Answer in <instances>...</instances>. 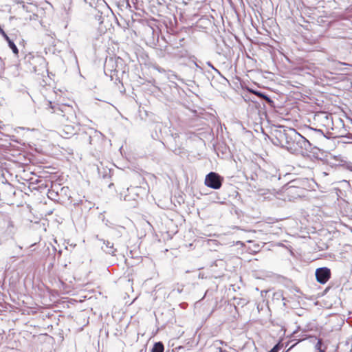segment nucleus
I'll list each match as a JSON object with an SVG mask.
<instances>
[{"mask_svg":"<svg viewBox=\"0 0 352 352\" xmlns=\"http://www.w3.org/2000/svg\"><path fill=\"white\" fill-rule=\"evenodd\" d=\"M56 188L58 190V195L60 198V203L69 201L71 199L70 190L67 186L61 187L60 185L55 184Z\"/></svg>","mask_w":352,"mask_h":352,"instance_id":"obj_12","label":"nucleus"},{"mask_svg":"<svg viewBox=\"0 0 352 352\" xmlns=\"http://www.w3.org/2000/svg\"><path fill=\"white\" fill-rule=\"evenodd\" d=\"M322 346H323L322 340L319 338L316 344L315 345V349H316V350L318 351V352H320V351H325L326 347L322 348Z\"/></svg>","mask_w":352,"mask_h":352,"instance_id":"obj_20","label":"nucleus"},{"mask_svg":"<svg viewBox=\"0 0 352 352\" xmlns=\"http://www.w3.org/2000/svg\"><path fill=\"white\" fill-rule=\"evenodd\" d=\"M308 132H309V134L311 135H316V136L326 138L324 132L321 129H314L312 127H309Z\"/></svg>","mask_w":352,"mask_h":352,"instance_id":"obj_18","label":"nucleus"},{"mask_svg":"<svg viewBox=\"0 0 352 352\" xmlns=\"http://www.w3.org/2000/svg\"><path fill=\"white\" fill-rule=\"evenodd\" d=\"M207 65L209 67H210L212 69H214V68H215L210 61L207 62Z\"/></svg>","mask_w":352,"mask_h":352,"instance_id":"obj_30","label":"nucleus"},{"mask_svg":"<svg viewBox=\"0 0 352 352\" xmlns=\"http://www.w3.org/2000/svg\"><path fill=\"white\" fill-rule=\"evenodd\" d=\"M58 189L56 188L55 185L52 186L51 189L48 190L47 197L49 199L54 200V201L60 203V198L58 195Z\"/></svg>","mask_w":352,"mask_h":352,"instance_id":"obj_16","label":"nucleus"},{"mask_svg":"<svg viewBox=\"0 0 352 352\" xmlns=\"http://www.w3.org/2000/svg\"><path fill=\"white\" fill-rule=\"evenodd\" d=\"M223 181V178L215 172H210L205 179V185L210 188L219 189Z\"/></svg>","mask_w":352,"mask_h":352,"instance_id":"obj_6","label":"nucleus"},{"mask_svg":"<svg viewBox=\"0 0 352 352\" xmlns=\"http://www.w3.org/2000/svg\"><path fill=\"white\" fill-rule=\"evenodd\" d=\"M79 124H74V123H64L62 129L60 131V135L63 138L68 139L76 134L78 128Z\"/></svg>","mask_w":352,"mask_h":352,"instance_id":"obj_9","label":"nucleus"},{"mask_svg":"<svg viewBox=\"0 0 352 352\" xmlns=\"http://www.w3.org/2000/svg\"><path fill=\"white\" fill-rule=\"evenodd\" d=\"M79 135L82 141L89 143L95 150L101 148L103 135L100 131L93 128H87L80 133Z\"/></svg>","mask_w":352,"mask_h":352,"instance_id":"obj_4","label":"nucleus"},{"mask_svg":"<svg viewBox=\"0 0 352 352\" xmlns=\"http://www.w3.org/2000/svg\"><path fill=\"white\" fill-rule=\"evenodd\" d=\"M8 137L10 138V140L11 141H13V142H18L19 143L20 142L16 138V136L14 135H7Z\"/></svg>","mask_w":352,"mask_h":352,"instance_id":"obj_29","label":"nucleus"},{"mask_svg":"<svg viewBox=\"0 0 352 352\" xmlns=\"http://www.w3.org/2000/svg\"><path fill=\"white\" fill-rule=\"evenodd\" d=\"M96 238L100 241H102L103 244L105 245V247L102 246V249L107 253L111 255L114 256L115 253L116 252V249L114 248L113 243L106 241L104 239H99L98 236H96Z\"/></svg>","mask_w":352,"mask_h":352,"instance_id":"obj_14","label":"nucleus"},{"mask_svg":"<svg viewBox=\"0 0 352 352\" xmlns=\"http://www.w3.org/2000/svg\"><path fill=\"white\" fill-rule=\"evenodd\" d=\"M140 190V188L138 186L128 188L126 192H120V198L123 197L124 201L131 202V206L135 207L137 204V198L139 197L138 191Z\"/></svg>","mask_w":352,"mask_h":352,"instance_id":"obj_7","label":"nucleus"},{"mask_svg":"<svg viewBox=\"0 0 352 352\" xmlns=\"http://www.w3.org/2000/svg\"><path fill=\"white\" fill-rule=\"evenodd\" d=\"M296 129L293 128L283 129L275 132V138L273 144L286 148L289 151V147L292 146Z\"/></svg>","mask_w":352,"mask_h":352,"instance_id":"obj_2","label":"nucleus"},{"mask_svg":"<svg viewBox=\"0 0 352 352\" xmlns=\"http://www.w3.org/2000/svg\"><path fill=\"white\" fill-rule=\"evenodd\" d=\"M311 149V142L296 131L292 146L289 147V151L294 154H304Z\"/></svg>","mask_w":352,"mask_h":352,"instance_id":"obj_3","label":"nucleus"},{"mask_svg":"<svg viewBox=\"0 0 352 352\" xmlns=\"http://www.w3.org/2000/svg\"><path fill=\"white\" fill-rule=\"evenodd\" d=\"M341 186L342 188H351V185H350V183L349 182L346 181V180H343L341 182Z\"/></svg>","mask_w":352,"mask_h":352,"instance_id":"obj_27","label":"nucleus"},{"mask_svg":"<svg viewBox=\"0 0 352 352\" xmlns=\"http://www.w3.org/2000/svg\"><path fill=\"white\" fill-rule=\"evenodd\" d=\"M8 46L12 50V52L17 55L19 54V50L16 47V45L14 44V43L12 41H8Z\"/></svg>","mask_w":352,"mask_h":352,"instance_id":"obj_21","label":"nucleus"},{"mask_svg":"<svg viewBox=\"0 0 352 352\" xmlns=\"http://www.w3.org/2000/svg\"><path fill=\"white\" fill-rule=\"evenodd\" d=\"M302 339H299V340L297 341V344L300 342V341H301Z\"/></svg>","mask_w":352,"mask_h":352,"instance_id":"obj_36","label":"nucleus"},{"mask_svg":"<svg viewBox=\"0 0 352 352\" xmlns=\"http://www.w3.org/2000/svg\"><path fill=\"white\" fill-rule=\"evenodd\" d=\"M1 34L3 36V38L7 41L8 43V41H12L10 37L7 35V34L5 32V31H2Z\"/></svg>","mask_w":352,"mask_h":352,"instance_id":"obj_28","label":"nucleus"},{"mask_svg":"<svg viewBox=\"0 0 352 352\" xmlns=\"http://www.w3.org/2000/svg\"><path fill=\"white\" fill-rule=\"evenodd\" d=\"M296 344H297V343H295L294 344H293L292 346H291L289 348V349L287 350V351H288L289 350H290L291 349H292V348H293L294 346H296Z\"/></svg>","mask_w":352,"mask_h":352,"instance_id":"obj_34","label":"nucleus"},{"mask_svg":"<svg viewBox=\"0 0 352 352\" xmlns=\"http://www.w3.org/2000/svg\"><path fill=\"white\" fill-rule=\"evenodd\" d=\"M331 270L327 267L316 269L315 275L316 280L320 284H325L331 278Z\"/></svg>","mask_w":352,"mask_h":352,"instance_id":"obj_10","label":"nucleus"},{"mask_svg":"<svg viewBox=\"0 0 352 352\" xmlns=\"http://www.w3.org/2000/svg\"><path fill=\"white\" fill-rule=\"evenodd\" d=\"M95 19L96 21H98L99 24L102 23V12L99 10L97 11V13L95 14Z\"/></svg>","mask_w":352,"mask_h":352,"instance_id":"obj_23","label":"nucleus"},{"mask_svg":"<svg viewBox=\"0 0 352 352\" xmlns=\"http://www.w3.org/2000/svg\"><path fill=\"white\" fill-rule=\"evenodd\" d=\"M182 142L180 140L179 133H171V141L170 142L169 149L175 154L180 155L183 153L184 148Z\"/></svg>","mask_w":352,"mask_h":352,"instance_id":"obj_8","label":"nucleus"},{"mask_svg":"<svg viewBox=\"0 0 352 352\" xmlns=\"http://www.w3.org/2000/svg\"><path fill=\"white\" fill-rule=\"evenodd\" d=\"M338 124H341V125L343 126L342 129H341V130L339 131V135H338V136H340V135H341L342 133H346V130L344 128V123H343L342 120H341V119H338Z\"/></svg>","mask_w":352,"mask_h":352,"instance_id":"obj_25","label":"nucleus"},{"mask_svg":"<svg viewBox=\"0 0 352 352\" xmlns=\"http://www.w3.org/2000/svg\"><path fill=\"white\" fill-rule=\"evenodd\" d=\"M74 205H76V206L80 205L82 206V209L89 210L94 206L95 204L94 203H92L91 201L85 199V197H83V199H80V201L74 204Z\"/></svg>","mask_w":352,"mask_h":352,"instance_id":"obj_15","label":"nucleus"},{"mask_svg":"<svg viewBox=\"0 0 352 352\" xmlns=\"http://www.w3.org/2000/svg\"><path fill=\"white\" fill-rule=\"evenodd\" d=\"M124 61L121 58L118 57L116 58L110 57L105 60L104 72L105 75L109 76L111 80L117 84L121 82L120 74L124 73Z\"/></svg>","mask_w":352,"mask_h":352,"instance_id":"obj_1","label":"nucleus"},{"mask_svg":"<svg viewBox=\"0 0 352 352\" xmlns=\"http://www.w3.org/2000/svg\"><path fill=\"white\" fill-rule=\"evenodd\" d=\"M54 109V112L63 118L61 122L64 123L70 122L74 124H79L77 118L76 113L74 107L71 105L66 104H62L56 107H52Z\"/></svg>","mask_w":352,"mask_h":352,"instance_id":"obj_5","label":"nucleus"},{"mask_svg":"<svg viewBox=\"0 0 352 352\" xmlns=\"http://www.w3.org/2000/svg\"><path fill=\"white\" fill-rule=\"evenodd\" d=\"M351 170H352V166L351 167Z\"/></svg>","mask_w":352,"mask_h":352,"instance_id":"obj_38","label":"nucleus"},{"mask_svg":"<svg viewBox=\"0 0 352 352\" xmlns=\"http://www.w3.org/2000/svg\"><path fill=\"white\" fill-rule=\"evenodd\" d=\"M340 137L346 138L348 142H352V134L350 133H342Z\"/></svg>","mask_w":352,"mask_h":352,"instance_id":"obj_24","label":"nucleus"},{"mask_svg":"<svg viewBox=\"0 0 352 352\" xmlns=\"http://www.w3.org/2000/svg\"><path fill=\"white\" fill-rule=\"evenodd\" d=\"M154 129L155 130V132L151 133V137H152V138L153 140H158L159 139V135H158V134L157 133V130H160V131L161 130V127H160V125L155 124Z\"/></svg>","mask_w":352,"mask_h":352,"instance_id":"obj_22","label":"nucleus"},{"mask_svg":"<svg viewBox=\"0 0 352 352\" xmlns=\"http://www.w3.org/2000/svg\"><path fill=\"white\" fill-rule=\"evenodd\" d=\"M255 177H256V174H255V175L252 174L250 177L252 180H255L256 179Z\"/></svg>","mask_w":352,"mask_h":352,"instance_id":"obj_33","label":"nucleus"},{"mask_svg":"<svg viewBox=\"0 0 352 352\" xmlns=\"http://www.w3.org/2000/svg\"><path fill=\"white\" fill-rule=\"evenodd\" d=\"M302 339H299V340L297 341V344L300 342V341H301Z\"/></svg>","mask_w":352,"mask_h":352,"instance_id":"obj_37","label":"nucleus"},{"mask_svg":"<svg viewBox=\"0 0 352 352\" xmlns=\"http://www.w3.org/2000/svg\"><path fill=\"white\" fill-rule=\"evenodd\" d=\"M217 74H218L219 75L221 76V72L217 69V68H214L213 69Z\"/></svg>","mask_w":352,"mask_h":352,"instance_id":"obj_32","label":"nucleus"},{"mask_svg":"<svg viewBox=\"0 0 352 352\" xmlns=\"http://www.w3.org/2000/svg\"><path fill=\"white\" fill-rule=\"evenodd\" d=\"M164 344L162 342H157L153 344L151 352H164Z\"/></svg>","mask_w":352,"mask_h":352,"instance_id":"obj_19","label":"nucleus"},{"mask_svg":"<svg viewBox=\"0 0 352 352\" xmlns=\"http://www.w3.org/2000/svg\"><path fill=\"white\" fill-rule=\"evenodd\" d=\"M248 90L250 93H252L253 94L256 95L261 100H265V102L267 104H268L270 106L274 107V102L272 100V98L269 96H267L265 93L261 92V91L254 90L252 89H248Z\"/></svg>","mask_w":352,"mask_h":352,"instance_id":"obj_13","label":"nucleus"},{"mask_svg":"<svg viewBox=\"0 0 352 352\" xmlns=\"http://www.w3.org/2000/svg\"><path fill=\"white\" fill-rule=\"evenodd\" d=\"M233 300H234V307L236 311L237 310V306H241L243 307L248 303V300L247 299L243 298L234 297L233 298Z\"/></svg>","mask_w":352,"mask_h":352,"instance_id":"obj_17","label":"nucleus"},{"mask_svg":"<svg viewBox=\"0 0 352 352\" xmlns=\"http://www.w3.org/2000/svg\"><path fill=\"white\" fill-rule=\"evenodd\" d=\"M30 64L32 65V71L34 73L40 74L46 68L45 60L41 56H33Z\"/></svg>","mask_w":352,"mask_h":352,"instance_id":"obj_11","label":"nucleus"},{"mask_svg":"<svg viewBox=\"0 0 352 352\" xmlns=\"http://www.w3.org/2000/svg\"><path fill=\"white\" fill-rule=\"evenodd\" d=\"M299 330H300V327H297V329H296V330H295V331L293 332L292 335H293V336H294L296 333H297V332H298Z\"/></svg>","mask_w":352,"mask_h":352,"instance_id":"obj_31","label":"nucleus"},{"mask_svg":"<svg viewBox=\"0 0 352 352\" xmlns=\"http://www.w3.org/2000/svg\"><path fill=\"white\" fill-rule=\"evenodd\" d=\"M302 339H299V340L297 341V344L300 342V341H301Z\"/></svg>","mask_w":352,"mask_h":352,"instance_id":"obj_35","label":"nucleus"},{"mask_svg":"<svg viewBox=\"0 0 352 352\" xmlns=\"http://www.w3.org/2000/svg\"><path fill=\"white\" fill-rule=\"evenodd\" d=\"M281 345L278 343L275 344L271 350H270L268 352H278V351L280 349Z\"/></svg>","mask_w":352,"mask_h":352,"instance_id":"obj_26","label":"nucleus"}]
</instances>
